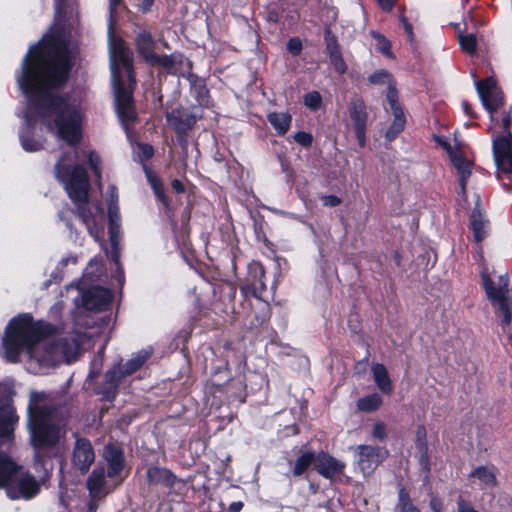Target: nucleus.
Here are the masks:
<instances>
[{"instance_id":"obj_1","label":"nucleus","mask_w":512,"mask_h":512,"mask_svg":"<svg viewBox=\"0 0 512 512\" xmlns=\"http://www.w3.org/2000/svg\"><path fill=\"white\" fill-rule=\"evenodd\" d=\"M69 70L67 46L59 39L49 38L41 46L30 48L17 81L30 102L27 120L39 119L48 130L73 145L81 135L80 110L52 93L67 81Z\"/></svg>"},{"instance_id":"obj_2","label":"nucleus","mask_w":512,"mask_h":512,"mask_svg":"<svg viewBox=\"0 0 512 512\" xmlns=\"http://www.w3.org/2000/svg\"><path fill=\"white\" fill-rule=\"evenodd\" d=\"M3 357L12 363L25 351L30 360L42 366H54L74 359L79 345L73 335L57 334L55 327L35 321L29 314L13 318L2 339Z\"/></svg>"},{"instance_id":"obj_3","label":"nucleus","mask_w":512,"mask_h":512,"mask_svg":"<svg viewBox=\"0 0 512 512\" xmlns=\"http://www.w3.org/2000/svg\"><path fill=\"white\" fill-rule=\"evenodd\" d=\"M64 426L58 418L52 397L44 392L32 391L28 405V429L37 461L40 460V450L57 446L65 437Z\"/></svg>"},{"instance_id":"obj_4","label":"nucleus","mask_w":512,"mask_h":512,"mask_svg":"<svg viewBox=\"0 0 512 512\" xmlns=\"http://www.w3.org/2000/svg\"><path fill=\"white\" fill-rule=\"evenodd\" d=\"M110 61L118 116L122 122L133 121L136 113L132 99L135 86L132 54L122 40L111 41Z\"/></svg>"},{"instance_id":"obj_5","label":"nucleus","mask_w":512,"mask_h":512,"mask_svg":"<svg viewBox=\"0 0 512 512\" xmlns=\"http://www.w3.org/2000/svg\"><path fill=\"white\" fill-rule=\"evenodd\" d=\"M20 466L8 455L0 452V488L5 487L11 499H31L40 489L30 474L20 473Z\"/></svg>"},{"instance_id":"obj_6","label":"nucleus","mask_w":512,"mask_h":512,"mask_svg":"<svg viewBox=\"0 0 512 512\" xmlns=\"http://www.w3.org/2000/svg\"><path fill=\"white\" fill-rule=\"evenodd\" d=\"M481 277L488 299L498 307L503 323L509 325L512 321V300L508 294L507 275H499L497 283L485 271L481 273Z\"/></svg>"},{"instance_id":"obj_7","label":"nucleus","mask_w":512,"mask_h":512,"mask_svg":"<svg viewBox=\"0 0 512 512\" xmlns=\"http://www.w3.org/2000/svg\"><path fill=\"white\" fill-rule=\"evenodd\" d=\"M57 177L65 182V188L70 198L79 203H84L88 198L89 181L85 169L75 166L71 171L59 161L55 166Z\"/></svg>"},{"instance_id":"obj_8","label":"nucleus","mask_w":512,"mask_h":512,"mask_svg":"<svg viewBox=\"0 0 512 512\" xmlns=\"http://www.w3.org/2000/svg\"><path fill=\"white\" fill-rule=\"evenodd\" d=\"M122 482V478L109 477L106 475L103 466L96 467L86 481V487L90 497L94 499H103L109 493L114 491Z\"/></svg>"},{"instance_id":"obj_9","label":"nucleus","mask_w":512,"mask_h":512,"mask_svg":"<svg viewBox=\"0 0 512 512\" xmlns=\"http://www.w3.org/2000/svg\"><path fill=\"white\" fill-rule=\"evenodd\" d=\"M388 457L384 447L358 445L356 447V465L363 475H370Z\"/></svg>"},{"instance_id":"obj_10","label":"nucleus","mask_w":512,"mask_h":512,"mask_svg":"<svg viewBox=\"0 0 512 512\" xmlns=\"http://www.w3.org/2000/svg\"><path fill=\"white\" fill-rule=\"evenodd\" d=\"M476 89L484 108L491 114V121L495 120L493 113L502 105V92L493 77L477 81Z\"/></svg>"},{"instance_id":"obj_11","label":"nucleus","mask_w":512,"mask_h":512,"mask_svg":"<svg viewBox=\"0 0 512 512\" xmlns=\"http://www.w3.org/2000/svg\"><path fill=\"white\" fill-rule=\"evenodd\" d=\"M493 155L498 170L505 174L512 171V141L509 134L493 140Z\"/></svg>"},{"instance_id":"obj_12","label":"nucleus","mask_w":512,"mask_h":512,"mask_svg":"<svg viewBox=\"0 0 512 512\" xmlns=\"http://www.w3.org/2000/svg\"><path fill=\"white\" fill-rule=\"evenodd\" d=\"M349 117L353 124V128L356 134L357 141L361 147L365 145L366 127L368 114L366 105L359 98H354L349 105Z\"/></svg>"},{"instance_id":"obj_13","label":"nucleus","mask_w":512,"mask_h":512,"mask_svg":"<svg viewBox=\"0 0 512 512\" xmlns=\"http://www.w3.org/2000/svg\"><path fill=\"white\" fill-rule=\"evenodd\" d=\"M149 356L150 353L148 351H141L125 364L124 370L121 367H115L108 371L106 379L109 386L115 388L124 376L130 375L139 369L147 361Z\"/></svg>"},{"instance_id":"obj_14","label":"nucleus","mask_w":512,"mask_h":512,"mask_svg":"<svg viewBox=\"0 0 512 512\" xmlns=\"http://www.w3.org/2000/svg\"><path fill=\"white\" fill-rule=\"evenodd\" d=\"M95 454L89 440L77 438L72 453V464L82 473H86L94 462Z\"/></svg>"},{"instance_id":"obj_15","label":"nucleus","mask_w":512,"mask_h":512,"mask_svg":"<svg viewBox=\"0 0 512 512\" xmlns=\"http://www.w3.org/2000/svg\"><path fill=\"white\" fill-rule=\"evenodd\" d=\"M264 276L265 269L263 265L256 261L251 262L248 265L246 284L242 286V290L250 292L256 298H261L262 293L266 290Z\"/></svg>"},{"instance_id":"obj_16","label":"nucleus","mask_w":512,"mask_h":512,"mask_svg":"<svg viewBox=\"0 0 512 512\" xmlns=\"http://www.w3.org/2000/svg\"><path fill=\"white\" fill-rule=\"evenodd\" d=\"M19 417L9 403H0V444L10 442L14 438V428Z\"/></svg>"},{"instance_id":"obj_17","label":"nucleus","mask_w":512,"mask_h":512,"mask_svg":"<svg viewBox=\"0 0 512 512\" xmlns=\"http://www.w3.org/2000/svg\"><path fill=\"white\" fill-rule=\"evenodd\" d=\"M450 161L459 178L460 194L466 200V185L472 174L473 162L465 158L460 151L450 152Z\"/></svg>"},{"instance_id":"obj_18","label":"nucleus","mask_w":512,"mask_h":512,"mask_svg":"<svg viewBox=\"0 0 512 512\" xmlns=\"http://www.w3.org/2000/svg\"><path fill=\"white\" fill-rule=\"evenodd\" d=\"M344 468L345 463L327 453L321 452L316 456L315 469L320 475L327 479H333L342 474Z\"/></svg>"},{"instance_id":"obj_19","label":"nucleus","mask_w":512,"mask_h":512,"mask_svg":"<svg viewBox=\"0 0 512 512\" xmlns=\"http://www.w3.org/2000/svg\"><path fill=\"white\" fill-rule=\"evenodd\" d=\"M104 460L108 465V476L118 477L124 467L123 452L113 444H107L103 452Z\"/></svg>"},{"instance_id":"obj_20","label":"nucleus","mask_w":512,"mask_h":512,"mask_svg":"<svg viewBox=\"0 0 512 512\" xmlns=\"http://www.w3.org/2000/svg\"><path fill=\"white\" fill-rule=\"evenodd\" d=\"M110 300V292L107 289L99 287L90 289L84 295V305L87 309L101 310Z\"/></svg>"},{"instance_id":"obj_21","label":"nucleus","mask_w":512,"mask_h":512,"mask_svg":"<svg viewBox=\"0 0 512 512\" xmlns=\"http://www.w3.org/2000/svg\"><path fill=\"white\" fill-rule=\"evenodd\" d=\"M471 228L476 242H481L487 236L489 222L479 206H476L470 217Z\"/></svg>"},{"instance_id":"obj_22","label":"nucleus","mask_w":512,"mask_h":512,"mask_svg":"<svg viewBox=\"0 0 512 512\" xmlns=\"http://www.w3.org/2000/svg\"><path fill=\"white\" fill-rule=\"evenodd\" d=\"M168 125L177 133H186L195 123V119L180 111H172L166 114Z\"/></svg>"},{"instance_id":"obj_23","label":"nucleus","mask_w":512,"mask_h":512,"mask_svg":"<svg viewBox=\"0 0 512 512\" xmlns=\"http://www.w3.org/2000/svg\"><path fill=\"white\" fill-rule=\"evenodd\" d=\"M136 48L138 53L147 61L150 57H153L155 53V42L152 38V35L145 31L141 30L138 32L135 40Z\"/></svg>"},{"instance_id":"obj_24","label":"nucleus","mask_w":512,"mask_h":512,"mask_svg":"<svg viewBox=\"0 0 512 512\" xmlns=\"http://www.w3.org/2000/svg\"><path fill=\"white\" fill-rule=\"evenodd\" d=\"M371 370L374 382L379 390L384 394H391L392 385L386 367L383 364L374 363Z\"/></svg>"},{"instance_id":"obj_25","label":"nucleus","mask_w":512,"mask_h":512,"mask_svg":"<svg viewBox=\"0 0 512 512\" xmlns=\"http://www.w3.org/2000/svg\"><path fill=\"white\" fill-rule=\"evenodd\" d=\"M469 476L476 478L481 485L487 488H493L497 485L496 468L494 466H479Z\"/></svg>"},{"instance_id":"obj_26","label":"nucleus","mask_w":512,"mask_h":512,"mask_svg":"<svg viewBox=\"0 0 512 512\" xmlns=\"http://www.w3.org/2000/svg\"><path fill=\"white\" fill-rule=\"evenodd\" d=\"M267 119L279 135L286 134L291 125V115L287 112H270Z\"/></svg>"},{"instance_id":"obj_27","label":"nucleus","mask_w":512,"mask_h":512,"mask_svg":"<svg viewBox=\"0 0 512 512\" xmlns=\"http://www.w3.org/2000/svg\"><path fill=\"white\" fill-rule=\"evenodd\" d=\"M147 479L152 484L171 485L174 482L172 473L160 467H151L147 471Z\"/></svg>"},{"instance_id":"obj_28","label":"nucleus","mask_w":512,"mask_h":512,"mask_svg":"<svg viewBox=\"0 0 512 512\" xmlns=\"http://www.w3.org/2000/svg\"><path fill=\"white\" fill-rule=\"evenodd\" d=\"M382 398L379 394L373 393L360 398L357 401V409L361 412L370 413L377 410L382 405Z\"/></svg>"},{"instance_id":"obj_29","label":"nucleus","mask_w":512,"mask_h":512,"mask_svg":"<svg viewBox=\"0 0 512 512\" xmlns=\"http://www.w3.org/2000/svg\"><path fill=\"white\" fill-rule=\"evenodd\" d=\"M312 463H316V455L313 452H305L299 456L293 467V475H302Z\"/></svg>"},{"instance_id":"obj_30","label":"nucleus","mask_w":512,"mask_h":512,"mask_svg":"<svg viewBox=\"0 0 512 512\" xmlns=\"http://www.w3.org/2000/svg\"><path fill=\"white\" fill-rule=\"evenodd\" d=\"M394 120L386 132V138L388 141L394 140L397 135L404 129L405 126V117L402 110H397L393 112Z\"/></svg>"},{"instance_id":"obj_31","label":"nucleus","mask_w":512,"mask_h":512,"mask_svg":"<svg viewBox=\"0 0 512 512\" xmlns=\"http://www.w3.org/2000/svg\"><path fill=\"white\" fill-rule=\"evenodd\" d=\"M79 210V217L82 219L83 223L86 225L89 234L94 237L95 239H98L99 236V229L96 225V222L94 220V216L91 211H89L85 206L81 205L78 208Z\"/></svg>"},{"instance_id":"obj_32","label":"nucleus","mask_w":512,"mask_h":512,"mask_svg":"<svg viewBox=\"0 0 512 512\" xmlns=\"http://www.w3.org/2000/svg\"><path fill=\"white\" fill-rule=\"evenodd\" d=\"M370 35L376 41V49L381 54L389 59L394 58V55L391 51V42L384 35L375 30L370 31Z\"/></svg>"},{"instance_id":"obj_33","label":"nucleus","mask_w":512,"mask_h":512,"mask_svg":"<svg viewBox=\"0 0 512 512\" xmlns=\"http://www.w3.org/2000/svg\"><path fill=\"white\" fill-rule=\"evenodd\" d=\"M397 508L400 510V512H421L419 508L414 505L409 493L404 488L399 490Z\"/></svg>"},{"instance_id":"obj_34","label":"nucleus","mask_w":512,"mask_h":512,"mask_svg":"<svg viewBox=\"0 0 512 512\" xmlns=\"http://www.w3.org/2000/svg\"><path fill=\"white\" fill-rule=\"evenodd\" d=\"M458 39L463 51H465L468 54H474L476 52L477 40L474 34L459 33Z\"/></svg>"},{"instance_id":"obj_35","label":"nucleus","mask_w":512,"mask_h":512,"mask_svg":"<svg viewBox=\"0 0 512 512\" xmlns=\"http://www.w3.org/2000/svg\"><path fill=\"white\" fill-rule=\"evenodd\" d=\"M325 45L329 57L341 53L340 45L334 34L329 29L325 31Z\"/></svg>"},{"instance_id":"obj_36","label":"nucleus","mask_w":512,"mask_h":512,"mask_svg":"<svg viewBox=\"0 0 512 512\" xmlns=\"http://www.w3.org/2000/svg\"><path fill=\"white\" fill-rule=\"evenodd\" d=\"M368 80L372 84H388V86L393 83L391 75L385 70L374 72L369 76Z\"/></svg>"},{"instance_id":"obj_37","label":"nucleus","mask_w":512,"mask_h":512,"mask_svg":"<svg viewBox=\"0 0 512 512\" xmlns=\"http://www.w3.org/2000/svg\"><path fill=\"white\" fill-rule=\"evenodd\" d=\"M321 101V96L316 91L310 92L304 96V104L313 110H316L320 107Z\"/></svg>"},{"instance_id":"obj_38","label":"nucleus","mask_w":512,"mask_h":512,"mask_svg":"<svg viewBox=\"0 0 512 512\" xmlns=\"http://www.w3.org/2000/svg\"><path fill=\"white\" fill-rule=\"evenodd\" d=\"M397 97H398L397 90H396L394 84L392 83L388 86V92H387V100L389 102L392 112H396L397 110H402L398 103Z\"/></svg>"},{"instance_id":"obj_39","label":"nucleus","mask_w":512,"mask_h":512,"mask_svg":"<svg viewBox=\"0 0 512 512\" xmlns=\"http://www.w3.org/2000/svg\"><path fill=\"white\" fill-rule=\"evenodd\" d=\"M330 58V62L334 67L335 71L339 74H344L347 71V65L343 59L342 53L333 55Z\"/></svg>"},{"instance_id":"obj_40","label":"nucleus","mask_w":512,"mask_h":512,"mask_svg":"<svg viewBox=\"0 0 512 512\" xmlns=\"http://www.w3.org/2000/svg\"><path fill=\"white\" fill-rule=\"evenodd\" d=\"M151 64H156L162 66L164 68H171L174 64L173 59L169 56H158L156 53L153 54V57H150L147 60Z\"/></svg>"},{"instance_id":"obj_41","label":"nucleus","mask_w":512,"mask_h":512,"mask_svg":"<svg viewBox=\"0 0 512 512\" xmlns=\"http://www.w3.org/2000/svg\"><path fill=\"white\" fill-rule=\"evenodd\" d=\"M371 435L374 439L383 441L387 438V427L383 422H376L373 425Z\"/></svg>"},{"instance_id":"obj_42","label":"nucleus","mask_w":512,"mask_h":512,"mask_svg":"<svg viewBox=\"0 0 512 512\" xmlns=\"http://www.w3.org/2000/svg\"><path fill=\"white\" fill-rule=\"evenodd\" d=\"M109 215H110V226H109L110 240H111L112 245L116 246L119 227L116 224V221L114 219V213L112 211V208L109 209Z\"/></svg>"},{"instance_id":"obj_43","label":"nucleus","mask_w":512,"mask_h":512,"mask_svg":"<svg viewBox=\"0 0 512 512\" xmlns=\"http://www.w3.org/2000/svg\"><path fill=\"white\" fill-rule=\"evenodd\" d=\"M21 144L22 147L28 151V152H36L42 149L43 145L41 142L38 141H30L29 139L25 137H21Z\"/></svg>"},{"instance_id":"obj_44","label":"nucleus","mask_w":512,"mask_h":512,"mask_svg":"<svg viewBox=\"0 0 512 512\" xmlns=\"http://www.w3.org/2000/svg\"><path fill=\"white\" fill-rule=\"evenodd\" d=\"M287 50L292 55H299L302 50V43L298 38H291L287 43Z\"/></svg>"},{"instance_id":"obj_45","label":"nucleus","mask_w":512,"mask_h":512,"mask_svg":"<svg viewBox=\"0 0 512 512\" xmlns=\"http://www.w3.org/2000/svg\"><path fill=\"white\" fill-rule=\"evenodd\" d=\"M294 140L298 143V144H301L303 146H309L311 145L312 143V136L311 134L309 133H306V132H297L295 135H294Z\"/></svg>"},{"instance_id":"obj_46","label":"nucleus","mask_w":512,"mask_h":512,"mask_svg":"<svg viewBox=\"0 0 512 512\" xmlns=\"http://www.w3.org/2000/svg\"><path fill=\"white\" fill-rule=\"evenodd\" d=\"M89 165L91 167V169L94 171L95 175L97 177H100V170H99V163H100V158L98 155H96L95 153L91 152L89 154Z\"/></svg>"},{"instance_id":"obj_47","label":"nucleus","mask_w":512,"mask_h":512,"mask_svg":"<svg viewBox=\"0 0 512 512\" xmlns=\"http://www.w3.org/2000/svg\"><path fill=\"white\" fill-rule=\"evenodd\" d=\"M321 199L325 206L335 207L341 203L340 198H338L335 195H326L323 196Z\"/></svg>"},{"instance_id":"obj_48","label":"nucleus","mask_w":512,"mask_h":512,"mask_svg":"<svg viewBox=\"0 0 512 512\" xmlns=\"http://www.w3.org/2000/svg\"><path fill=\"white\" fill-rule=\"evenodd\" d=\"M429 506L433 512H441L443 509L442 501L435 495L431 496Z\"/></svg>"},{"instance_id":"obj_49","label":"nucleus","mask_w":512,"mask_h":512,"mask_svg":"<svg viewBox=\"0 0 512 512\" xmlns=\"http://www.w3.org/2000/svg\"><path fill=\"white\" fill-rule=\"evenodd\" d=\"M458 512H477L467 501L459 499L457 502Z\"/></svg>"},{"instance_id":"obj_50","label":"nucleus","mask_w":512,"mask_h":512,"mask_svg":"<svg viewBox=\"0 0 512 512\" xmlns=\"http://www.w3.org/2000/svg\"><path fill=\"white\" fill-rule=\"evenodd\" d=\"M378 2V4L380 5V7L385 10V11H390L397 0H376Z\"/></svg>"},{"instance_id":"obj_51","label":"nucleus","mask_w":512,"mask_h":512,"mask_svg":"<svg viewBox=\"0 0 512 512\" xmlns=\"http://www.w3.org/2000/svg\"><path fill=\"white\" fill-rule=\"evenodd\" d=\"M502 124H503V135H510L511 136V133L509 131V125H510V115L509 114H505L502 118Z\"/></svg>"},{"instance_id":"obj_52","label":"nucleus","mask_w":512,"mask_h":512,"mask_svg":"<svg viewBox=\"0 0 512 512\" xmlns=\"http://www.w3.org/2000/svg\"><path fill=\"white\" fill-rule=\"evenodd\" d=\"M153 189H154L155 194L158 197V199L166 205V198H165V195L163 193L161 186H159L156 183H153Z\"/></svg>"},{"instance_id":"obj_53","label":"nucleus","mask_w":512,"mask_h":512,"mask_svg":"<svg viewBox=\"0 0 512 512\" xmlns=\"http://www.w3.org/2000/svg\"><path fill=\"white\" fill-rule=\"evenodd\" d=\"M401 22L403 23L405 32L407 33L410 40L413 39V31H412V25L407 21L405 17L401 18Z\"/></svg>"},{"instance_id":"obj_54","label":"nucleus","mask_w":512,"mask_h":512,"mask_svg":"<svg viewBox=\"0 0 512 512\" xmlns=\"http://www.w3.org/2000/svg\"><path fill=\"white\" fill-rule=\"evenodd\" d=\"M462 108H463L464 112L467 115H469L470 117H472V118L477 117L476 114L472 111V107H471V105L468 102L464 101L462 103Z\"/></svg>"},{"instance_id":"obj_55","label":"nucleus","mask_w":512,"mask_h":512,"mask_svg":"<svg viewBox=\"0 0 512 512\" xmlns=\"http://www.w3.org/2000/svg\"><path fill=\"white\" fill-rule=\"evenodd\" d=\"M140 149L146 158L151 157L153 154V148L149 145H140Z\"/></svg>"},{"instance_id":"obj_56","label":"nucleus","mask_w":512,"mask_h":512,"mask_svg":"<svg viewBox=\"0 0 512 512\" xmlns=\"http://www.w3.org/2000/svg\"><path fill=\"white\" fill-rule=\"evenodd\" d=\"M153 3H154V0H143L141 5H140V9L143 12H147V11L150 10V8L153 5Z\"/></svg>"},{"instance_id":"obj_57","label":"nucleus","mask_w":512,"mask_h":512,"mask_svg":"<svg viewBox=\"0 0 512 512\" xmlns=\"http://www.w3.org/2000/svg\"><path fill=\"white\" fill-rule=\"evenodd\" d=\"M172 187L175 191H177L178 193H181L184 191V186L182 184V182L180 180H173L172 181Z\"/></svg>"},{"instance_id":"obj_58","label":"nucleus","mask_w":512,"mask_h":512,"mask_svg":"<svg viewBox=\"0 0 512 512\" xmlns=\"http://www.w3.org/2000/svg\"><path fill=\"white\" fill-rule=\"evenodd\" d=\"M99 500L100 499H94L90 497V502L88 506L89 512H95L97 510Z\"/></svg>"},{"instance_id":"obj_59","label":"nucleus","mask_w":512,"mask_h":512,"mask_svg":"<svg viewBox=\"0 0 512 512\" xmlns=\"http://www.w3.org/2000/svg\"><path fill=\"white\" fill-rule=\"evenodd\" d=\"M65 0H55V10L56 14H60L63 10Z\"/></svg>"},{"instance_id":"obj_60","label":"nucleus","mask_w":512,"mask_h":512,"mask_svg":"<svg viewBox=\"0 0 512 512\" xmlns=\"http://www.w3.org/2000/svg\"><path fill=\"white\" fill-rule=\"evenodd\" d=\"M113 247H114V249L111 252L110 257L116 263V265H118L119 264V254H118V251L116 249V246H113Z\"/></svg>"},{"instance_id":"obj_61","label":"nucleus","mask_w":512,"mask_h":512,"mask_svg":"<svg viewBox=\"0 0 512 512\" xmlns=\"http://www.w3.org/2000/svg\"><path fill=\"white\" fill-rule=\"evenodd\" d=\"M243 504L241 502H234L230 505V509L232 511H239L242 508Z\"/></svg>"},{"instance_id":"obj_62","label":"nucleus","mask_w":512,"mask_h":512,"mask_svg":"<svg viewBox=\"0 0 512 512\" xmlns=\"http://www.w3.org/2000/svg\"><path fill=\"white\" fill-rule=\"evenodd\" d=\"M120 2L121 0H110L111 10H114L120 4Z\"/></svg>"},{"instance_id":"obj_63","label":"nucleus","mask_w":512,"mask_h":512,"mask_svg":"<svg viewBox=\"0 0 512 512\" xmlns=\"http://www.w3.org/2000/svg\"><path fill=\"white\" fill-rule=\"evenodd\" d=\"M442 146H443L447 151H449V153H450V152H452V151H451V149H450V145H449L448 143H442Z\"/></svg>"}]
</instances>
